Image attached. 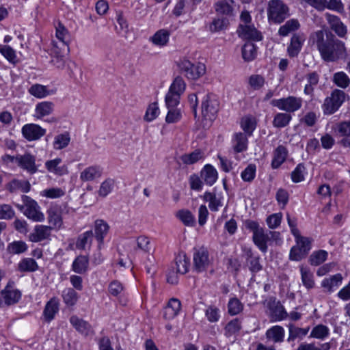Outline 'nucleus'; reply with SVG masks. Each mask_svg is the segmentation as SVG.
I'll return each instance as SVG.
<instances>
[{
	"instance_id": "1",
	"label": "nucleus",
	"mask_w": 350,
	"mask_h": 350,
	"mask_svg": "<svg viewBox=\"0 0 350 350\" xmlns=\"http://www.w3.org/2000/svg\"><path fill=\"white\" fill-rule=\"evenodd\" d=\"M310 41L325 62H334L347 56L345 43L327 30H318L312 33Z\"/></svg>"
},
{
	"instance_id": "2",
	"label": "nucleus",
	"mask_w": 350,
	"mask_h": 350,
	"mask_svg": "<svg viewBox=\"0 0 350 350\" xmlns=\"http://www.w3.org/2000/svg\"><path fill=\"white\" fill-rule=\"evenodd\" d=\"M56 40L52 41V51L57 55V67L64 66V61L61 57H64L69 51L70 34L65 26L60 22H58L55 26Z\"/></svg>"
},
{
	"instance_id": "3",
	"label": "nucleus",
	"mask_w": 350,
	"mask_h": 350,
	"mask_svg": "<svg viewBox=\"0 0 350 350\" xmlns=\"http://www.w3.org/2000/svg\"><path fill=\"white\" fill-rule=\"evenodd\" d=\"M245 226L253 232L252 239L255 245L262 252H266L267 251V243L270 241L268 230H265L260 227L258 222L252 220L245 221Z\"/></svg>"
},
{
	"instance_id": "4",
	"label": "nucleus",
	"mask_w": 350,
	"mask_h": 350,
	"mask_svg": "<svg viewBox=\"0 0 350 350\" xmlns=\"http://www.w3.org/2000/svg\"><path fill=\"white\" fill-rule=\"evenodd\" d=\"M22 200L24 205H18L17 207L23 212V214L29 219L36 222L44 220V215L40 211L38 204L30 197L23 196Z\"/></svg>"
},
{
	"instance_id": "5",
	"label": "nucleus",
	"mask_w": 350,
	"mask_h": 350,
	"mask_svg": "<svg viewBox=\"0 0 350 350\" xmlns=\"http://www.w3.org/2000/svg\"><path fill=\"white\" fill-rule=\"evenodd\" d=\"M219 102L214 94H207L203 98L201 105V113L203 120L212 122L219 111Z\"/></svg>"
},
{
	"instance_id": "6",
	"label": "nucleus",
	"mask_w": 350,
	"mask_h": 350,
	"mask_svg": "<svg viewBox=\"0 0 350 350\" xmlns=\"http://www.w3.org/2000/svg\"><path fill=\"white\" fill-rule=\"evenodd\" d=\"M294 237L296 245L291 248L289 258L292 260L299 261L304 258L311 250L312 240L310 238L301 236L300 234Z\"/></svg>"
},
{
	"instance_id": "7",
	"label": "nucleus",
	"mask_w": 350,
	"mask_h": 350,
	"mask_svg": "<svg viewBox=\"0 0 350 350\" xmlns=\"http://www.w3.org/2000/svg\"><path fill=\"white\" fill-rule=\"evenodd\" d=\"M269 19L280 23L288 16V8L281 0H272L269 3Z\"/></svg>"
},
{
	"instance_id": "8",
	"label": "nucleus",
	"mask_w": 350,
	"mask_h": 350,
	"mask_svg": "<svg viewBox=\"0 0 350 350\" xmlns=\"http://www.w3.org/2000/svg\"><path fill=\"white\" fill-rule=\"evenodd\" d=\"M345 100V93L340 90H334L330 96L325 99L323 109L325 114L334 113L342 105Z\"/></svg>"
},
{
	"instance_id": "9",
	"label": "nucleus",
	"mask_w": 350,
	"mask_h": 350,
	"mask_svg": "<svg viewBox=\"0 0 350 350\" xmlns=\"http://www.w3.org/2000/svg\"><path fill=\"white\" fill-rule=\"evenodd\" d=\"M271 105L287 113H293L301 107L302 99L299 97L289 96L286 98L273 99L271 101Z\"/></svg>"
},
{
	"instance_id": "10",
	"label": "nucleus",
	"mask_w": 350,
	"mask_h": 350,
	"mask_svg": "<svg viewBox=\"0 0 350 350\" xmlns=\"http://www.w3.org/2000/svg\"><path fill=\"white\" fill-rule=\"evenodd\" d=\"M179 67L185 76L192 80L199 79L206 72L204 64L201 63L194 64L187 59L182 60L179 64Z\"/></svg>"
},
{
	"instance_id": "11",
	"label": "nucleus",
	"mask_w": 350,
	"mask_h": 350,
	"mask_svg": "<svg viewBox=\"0 0 350 350\" xmlns=\"http://www.w3.org/2000/svg\"><path fill=\"white\" fill-rule=\"evenodd\" d=\"M193 261V269L196 271L202 272L205 271L212 262V258L209 256L207 248L204 247L195 248Z\"/></svg>"
},
{
	"instance_id": "12",
	"label": "nucleus",
	"mask_w": 350,
	"mask_h": 350,
	"mask_svg": "<svg viewBox=\"0 0 350 350\" xmlns=\"http://www.w3.org/2000/svg\"><path fill=\"white\" fill-rule=\"evenodd\" d=\"M14 282L10 281L5 288L1 291V296L4 304L10 306L16 304L21 297V293L14 288Z\"/></svg>"
},
{
	"instance_id": "13",
	"label": "nucleus",
	"mask_w": 350,
	"mask_h": 350,
	"mask_svg": "<svg viewBox=\"0 0 350 350\" xmlns=\"http://www.w3.org/2000/svg\"><path fill=\"white\" fill-rule=\"evenodd\" d=\"M23 136L28 141L40 139L46 134V129L36 124H25L21 129Z\"/></svg>"
},
{
	"instance_id": "14",
	"label": "nucleus",
	"mask_w": 350,
	"mask_h": 350,
	"mask_svg": "<svg viewBox=\"0 0 350 350\" xmlns=\"http://www.w3.org/2000/svg\"><path fill=\"white\" fill-rule=\"evenodd\" d=\"M16 163L18 167L30 174H33L38 171V167L36 165V158L29 153L17 155Z\"/></svg>"
},
{
	"instance_id": "15",
	"label": "nucleus",
	"mask_w": 350,
	"mask_h": 350,
	"mask_svg": "<svg viewBox=\"0 0 350 350\" xmlns=\"http://www.w3.org/2000/svg\"><path fill=\"white\" fill-rule=\"evenodd\" d=\"M51 228L44 225H37L29 234V239L31 242H40L50 237Z\"/></svg>"
},
{
	"instance_id": "16",
	"label": "nucleus",
	"mask_w": 350,
	"mask_h": 350,
	"mask_svg": "<svg viewBox=\"0 0 350 350\" xmlns=\"http://www.w3.org/2000/svg\"><path fill=\"white\" fill-rule=\"evenodd\" d=\"M103 168L98 165H90L85 167L80 173V179L83 182L93 181L101 177Z\"/></svg>"
},
{
	"instance_id": "17",
	"label": "nucleus",
	"mask_w": 350,
	"mask_h": 350,
	"mask_svg": "<svg viewBox=\"0 0 350 350\" xmlns=\"http://www.w3.org/2000/svg\"><path fill=\"white\" fill-rule=\"evenodd\" d=\"M48 222L51 229L58 230L63 226L62 211L57 206L51 207L48 211Z\"/></svg>"
},
{
	"instance_id": "18",
	"label": "nucleus",
	"mask_w": 350,
	"mask_h": 350,
	"mask_svg": "<svg viewBox=\"0 0 350 350\" xmlns=\"http://www.w3.org/2000/svg\"><path fill=\"white\" fill-rule=\"evenodd\" d=\"M238 33L239 36L246 40L259 41L262 39L261 33L252 25H240Z\"/></svg>"
},
{
	"instance_id": "19",
	"label": "nucleus",
	"mask_w": 350,
	"mask_h": 350,
	"mask_svg": "<svg viewBox=\"0 0 350 350\" xmlns=\"http://www.w3.org/2000/svg\"><path fill=\"white\" fill-rule=\"evenodd\" d=\"M55 105L51 101H42L36 104L33 117L36 119H42L53 113Z\"/></svg>"
},
{
	"instance_id": "20",
	"label": "nucleus",
	"mask_w": 350,
	"mask_h": 350,
	"mask_svg": "<svg viewBox=\"0 0 350 350\" xmlns=\"http://www.w3.org/2000/svg\"><path fill=\"white\" fill-rule=\"evenodd\" d=\"M326 19L330 28L340 38L345 37L347 33L346 26L342 23L340 18L329 14H325Z\"/></svg>"
},
{
	"instance_id": "21",
	"label": "nucleus",
	"mask_w": 350,
	"mask_h": 350,
	"mask_svg": "<svg viewBox=\"0 0 350 350\" xmlns=\"http://www.w3.org/2000/svg\"><path fill=\"white\" fill-rule=\"evenodd\" d=\"M181 308V303L176 298H172L164 308L163 317L165 319L171 320L176 317Z\"/></svg>"
},
{
	"instance_id": "22",
	"label": "nucleus",
	"mask_w": 350,
	"mask_h": 350,
	"mask_svg": "<svg viewBox=\"0 0 350 350\" xmlns=\"http://www.w3.org/2000/svg\"><path fill=\"white\" fill-rule=\"evenodd\" d=\"M202 198L205 202H208V207L211 211H217L219 207L222 206V196L220 193L206 191Z\"/></svg>"
},
{
	"instance_id": "23",
	"label": "nucleus",
	"mask_w": 350,
	"mask_h": 350,
	"mask_svg": "<svg viewBox=\"0 0 350 350\" xmlns=\"http://www.w3.org/2000/svg\"><path fill=\"white\" fill-rule=\"evenodd\" d=\"M270 318L271 321H280L288 317L284 306L280 303H273L269 307Z\"/></svg>"
},
{
	"instance_id": "24",
	"label": "nucleus",
	"mask_w": 350,
	"mask_h": 350,
	"mask_svg": "<svg viewBox=\"0 0 350 350\" xmlns=\"http://www.w3.org/2000/svg\"><path fill=\"white\" fill-rule=\"evenodd\" d=\"M170 36V33L168 30L165 29H159L150 38V41L156 46H164L168 43Z\"/></svg>"
},
{
	"instance_id": "25",
	"label": "nucleus",
	"mask_w": 350,
	"mask_h": 350,
	"mask_svg": "<svg viewBox=\"0 0 350 350\" xmlns=\"http://www.w3.org/2000/svg\"><path fill=\"white\" fill-rule=\"evenodd\" d=\"M299 269L303 285L308 290L313 288L315 286L313 273L308 267L304 265H301Z\"/></svg>"
},
{
	"instance_id": "26",
	"label": "nucleus",
	"mask_w": 350,
	"mask_h": 350,
	"mask_svg": "<svg viewBox=\"0 0 350 350\" xmlns=\"http://www.w3.org/2000/svg\"><path fill=\"white\" fill-rule=\"evenodd\" d=\"M70 322L79 332L83 335L87 336L92 332L91 325L87 321L76 316L71 317Z\"/></svg>"
},
{
	"instance_id": "27",
	"label": "nucleus",
	"mask_w": 350,
	"mask_h": 350,
	"mask_svg": "<svg viewBox=\"0 0 350 350\" xmlns=\"http://www.w3.org/2000/svg\"><path fill=\"white\" fill-rule=\"evenodd\" d=\"M109 226L106 221L103 219H97L95 221L94 232L95 237L99 244L103 243L104 237L109 231Z\"/></svg>"
},
{
	"instance_id": "28",
	"label": "nucleus",
	"mask_w": 350,
	"mask_h": 350,
	"mask_svg": "<svg viewBox=\"0 0 350 350\" xmlns=\"http://www.w3.org/2000/svg\"><path fill=\"white\" fill-rule=\"evenodd\" d=\"M288 151L284 146H278L273 153V159L271 162V166L273 169L278 168L286 160Z\"/></svg>"
},
{
	"instance_id": "29",
	"label": "nucleus",
	"mask_w": 350,
	"mask_h": 350,
	"mask_svg": "<svg viewBox=\"0 0 350 350\" xmlns=\"http://www.w3.org/2000/svg\"><path fill=\"white\" fill-rule=\"evenodd\" d=\"M61 163L62 159L60 158H56L53 160L47 161L45 163V166L49 172L59 176H62L63 174H67L68 171L66 166H59Z\"/></svg>"
},
{
	"instance_id": "30",
	"label": "nucleus",
	"mask_w": 350,
	"mask_h": 350,
	"mask_svg": "<svg viewBox=\"0 0 350 350\" xmlns=\"http://www.w3.org/2000/svg\"><path fill=\"white\" fill-rule=\"evenodd\" d=\"M247 135L243 133H236L233 137V148L236 152L245 151L247 148Z\"/></svg>"
},
{
	"instance_id": "31",
	"label": "nucleus",
	"mask_w": 350,
	"mask_h": 350,
	"mask_svg": "<svg viewBox=\"0 0 350 350\" xmlns=\"http://www.w3.org/2000/svg\"><path fill=\"white\" fill-rule=\"evenodd\" d=\"M266 337L274 342H281L284 340V329L280 325L273 326L266 332Z\"/></svg>"
},
{
	"instance_id": "32",
	"label": "nucleus",
	"mask_w": 350,
	"mask_h": 350,
	"mask_svg": "<svg viewBox=\"0 0 350 350\" xmlns=\"http://www.w3.org/2000/svg\"><path fill=\"white\" fill-rule=\"evenodd\" d=\"M234 5L233 0H217L215 4V8L219 14L231 15L233 12Z\"/></svg>"
},
{
	"instance_id": "33",
	"label": "nucleus",
	"mask_w": 350,
	"mask_h": 350,
	"mask_svg": "<svg viewBox=\"0 0 350 350\" xmlns=\"http://www.w3.org/2000/svg\"><path fill=\"white\" fill-rule=\"evenodd\" d=\"M304 40L298 35H293L291 40V43L288 46L287 51L290 57H296L300 52Z\"/></svg>"
},
{
	"instance_id": "34",
	"label": "nucleus",
	"mask_w": 350,
	"mask_h": 350,
	"mask_svg": "<svg viewBox=\"0 0 350 350\" xmlns=\"http://www.w3.org/2000/svg\"><path fill=\"white\" fill-rule=\"evenodd\" d=\"M89 260L86 256H79L72 262V270L79 274H83L88 271Z\"/></svg>"
},
{
	"instance_id": "35",
	"label": "nucleus",
	"mask_w": 350,
	"mask_h": 350,
	"mask_svg": "<svg viewBox=\"0 0 350 350\" xmlns=\"http://www.w3.org/2000/svg\"><path fill=\"white\" fill-rule=\"evenodd\" d=\"M59 310V301L55 297L51 299L46 304L44 314L47 321H51Z\"/></svg>"
},
{
	"instance_id": "36",
	"label": "nucleus",
	"mask_w": 350,
	"mask_h": 350,
	"mask_svg": "<svg viewBox=\"0 0 350 350\" xmlns=\"http://www.w3.org/2000/svg\"><path fill=\"white\" fill-rule=\"evenodd\" d=\"M30 184L26 180H13L6 185V189L11 193L16 191H21L23 193H27L30 190Z\"/></svg>"
},
{
	"instance_id": "37",
	"label": "nucleus",
	"mask_w": 350,
	"mask_h": 350,
	"mask_svg": "<svg viewBox=\"0 0 350 350\" xmlns=\"http://www.w3.org/2000/svg\"><path fill=\"white\" fill-rule=\"evenodd\" d=\"M337 131L341 136L347 138L342 139L341 142L344 146L350 147V121H344L337 124Z\"/></svg>"
},
{
	"instance_id": "38",
	"label": "nucleus",
	"mask_w": 350,
	"mask_h": 350,
	"mask_svg": "<svg viewBox=\"0 0 350 350\" xmlns=\"http://www.w3.org/2000/svg\"><path fill=\"white\" fill-rule=\"evenodd\" d=\"M204 182L209 185H213L217 179V172L211 165H206L201 172Z\"/></svg>"
},
{
	"instance_id": "39",
	"label": "nucleus",
	"mask_w": 350,
	"mask_h": 350,
	"mask_svg": "<svg viewBox=\"0 0 350 350\" xmlns=\"http://www.w3.org/2000/svg\"><path fill=\"white\" fill-rule=\"evenodd\" d=\"M176 273L185 274L188 271L189 259L185 253L178 254L175 258Z\"/></svg>"
},
{
	"instance_id": "40",
	"label": "nucleus",
	"mask_w": 350,
	"mask_h": 350,
	"mask_svg": "<svg viewBox=\"0 0 350 350\" xmlns=\"http://www.w3.org/2000/svg\"><path fill=\"white\" fill-rule=\"evenodd\" d=\"M307 83L304 88V94L312 96L314 87L318 84L319 77L316 72H310L306 76Z\"/></svg>"
},
{
	"instance_id": "41",
	"label": "nucleus",
	"mask_w": 350,
	"mask_h": 350,
	"mask_svg": "<svg viewBox=\"0 0 350 350\" xmlns=\"http://www.w3.org/2000/svg\"><path fill=\"white\" fill-rule=\"evenodd\" d=\"M29 93L37 98H43L53 92L50 91L46 86L40 84L32 85L29 89Z\"/></svg>"
},
{
	"instance_id": "42",
	"label": "nucleus",
	"mask_w": 350,
	"mask_h": 350,
	"mask_svg": "<svg viewBox=\"0 0 350 350\" xmlns=\"http://www.w3.org/2000/svg\"><path fill=\"white\" fill-rule=\"evenodd\" d=\"M342 277L340 273L336 274L329 278H325L321 283L323 288H327V291L331 293L334 291L341 283Z\"/></svg>"
},
{
	"instance_id": "43",
	"label": "nucleus",
	"mask_w": 350,
	"mask_h": 350,
	"mask_svg": "<svg viewBox=\"0 0 350 350\" xmlns=\"http://www.w3.org/2000/svg\"><path fill=\"white\" fill-rule=\"evenodd\" d=\"M38 269L36 260L31 258L22 259L18 265V270L21 272H33Z\"/></svg>"
},
{
	"instance_id": "44",
	"label": "nucleus",
	"mask_w": 350,
	"mask_h": 350,
	"mask_svg": "<svg viewBox=\"0 0 350 350\" xmlns=\"http://www.w3.org/2000/svg\"><path fill=\"white\" fill-rule=\"evenodd\" d=\"M70 142V137L68 133L57 135L54 137L53 146L55 150H62L67 147Z\"/></svg>"
},
{
	"instance_id": "45",
	"label": "nucleus",
	"mask_w": 350,
	"mask_h": 350,
	"mask_svg": "<svg viewBox=\"0 0 350 350\" xmlns=\"http://www.w3.org/2000/svg\"><path fill=\"white\" fill-rule=\"evenodd\" d=\"M256 47L252 42H246L242 48V57L246 62L253 60L256 56Z\"/></svg>"
},
{
	"instance_id": "46",
	"label": "nucleus",
	"mask_w": 350,
	"mask_h": 350,
	"mask_svg": "<svg viewBox=\"0 0 350 350\" xmlns=\"http://www.w3.org/2000/svg\"><path fill=\"white\" fill-rule=\"evenodd\" d=\"M176 216L185 226H193L196 224V218L189 210H180Z\"/></svg>"
},
{
	"instance_id": "47",
	"label": "nucleus",
	"mask_w": 350,
	"mask_h": 350,
	"mask_svg": "<svg viewBox=\"0 0 350 350\" xmlns=\"http://www.w3.org/2000/svg\"><path fill=\"white\" fill-rule=\"evenodd\" d=\"M93 232L92 230H88L81 234L76 243V246L78 249L84 250L86 246H90L92 241Z\"/></svg>"
},
{
	"instance_id": "48",
	"label": "nucleus",
	"mask_w": 350,
	"mask_h": 350,
	"mask_svg": "<svg viewBox=\"0 0 350 350\" xmlns=\"http://www.w3.org/2000/svg\"><path fill=\"white\" fill-rule=\"evenodd\" d=\"M292 116L287 113H277L273 120V125L277 128H282L288 124Z\"/></svg>"
},
{
	"instance_id": "49",
	"label": "nucleus",
	"mask_w": 350,
	"mask_h": 350,
	"mask_svg": "<svg viewBox=\"0 0 350 350\" xmlns=\"http://www.w3.org/2000/svg\"><path fill=\"white\" fill-rule=\"evenodd\" d=\"M299 27V23L297 20L291 19L280 27L278 33L280 36H286L291 31L297 29Z\"/></svg>"
},
{
	"instance_id": "50",
	"label": "nucleus",
	"mask_w": 350,
	"mask_h": 350,
	"mask_svg": "<svg viewBox=\"0 0 350 350\" xmlns=\"http://www.w3.org/2000/svg\"><path fill=\"white\" fill-rule=\"evenodd\" d=\"M228 20L226 18H215L209 25V30L211 32L223 31L228 27Z\"/></svg>"
},
{
	"instance_id": "51",
	"label": "nucleus",
	"mask_w": 350,
	"mask_h": 350,
	"mask_svg": "<svg viewBox=\"0 0 350 350\" xmlns=\"http://www.w3.org/2000/svg\"><path fill=\"white\" fill-rule=\"evenodd\" d=\"M203 157V153L200 150H196L190 154H185L181 156L180 159L183 163L186 165H191Z\"/></svg>"
},
{
	"instance_id": "52",
	"label": "nucleus",
	"mask_w": 350,
	"mask_h": 350,
	"mask_svg": "<svg viewBox=\"0 0 350 350\" xmlns=\"http://www.w3.org/2000/svg\"><path fill=\"white\" fill-rule=\"evenodd\" d=\"M64 301L68 306H74L77 299V293L72 288H66L62 293Z\"/></svg>"
},
{
	"instance_id": "53",
	"label": "nucleus",
	"mask_w": 350,
	"mask_h": 350,
	"mask_svg": "<svg viewBox=\"0 0 350 350\" xmlns=\"http://www.w3.org/2000/svg\"><path fill=\"white\" fill-rule=\"evenodd\" d=\"M115 185V181L112 178H107L100 185L98 191V196L105 198L111 192Z\"/></svg>"
},
{
	"instance_id": "54",
	"label": "nucleus",
	"mask_w": 350,
	"mask_h": 350,
	"mask_svg": "<svg viewBox=\"0 0 350 350\" xmlns=\"http://www.w3.org/2000/svg\"><path fill=\"white\" fill-rule=\"evenodd\" d=\"M327 257V252L325 250H319L313 252L310 258L309 262L311 265L318 266L325 262Z\"/></svg>"
},
{
	"instance_id": "55",
	"label": "nucleus",
	"mask_w": 350,
	"mask_h": 350,
	"mask_svg": "<svg viewBox=\"0 0 350 350\" xmlns=\"http://www.w3.org/2000/svg\"><path fill=\"white\" fill-rule=\"evenodd\" d=\"M186 88V83L181 77H177L171 84L169 91L181 95Z\"/></svg>"
},
{
	"instance_id": "56",
	"label": "nucleus",
	"mask_w": 350,
	"mask_h": 350,
	"mask_svg": "<svg viewBox=\"0 0 350 350\" xmlns=\"http://www.w3.org/2000/svg\"><path fill=\"white\" fill-rule=\"evenodd\" d=\"M0 52L8 61L12 64H16L18 59L15 51L8 45L0 46Z\"/></svg>"
},
{
	"instance_id": "57",
	"label": "nucleus",
	"mask_w": 350,
	"mask_h": 350,
	"mask_svg": "<svg viewBox=\"0 0 350 350\" xmlns=\"http://www.w3.org/2000/svg\"><path fill=\"white\" fill-rule=\"evenodd\" d=\"M241 127L244 131V133L251 135L256 128L255 120L251 117H244L241 120Z\"/></svg>"
},
{
	"instance_id": "58",
	"label": "nucleus",
	"mask_w": 350,
	"mask_h": 350,
	"mask_svg": "<svg viewBox=\"0 0 350 350\" xmlns=\"http://www.w3.org/2000/svg\"><path fill=\"white\" fill-rule=\"evenodd\" d=\"M329 331L327 326L320 324L314 327L310 333V336L317 339H324L329 335Z\"/></svg>"
},
{
	"instance_id": "59",
	"label": "nucleus",
	"mask_w": 350,
	"mask_h": 350,
	"mask_svg": "<svg viewBox=\"0 0 350 350\" xmlns=\"http://www.w3.org/2000/svg\"><path fill=\"white\" fill-rule=\"evenodd\" d=\"M333 81L336 85L346 88L349 85L350 79L344 72H338L334 75Z\"/></svg>"
},
{
	"instance_id": "60",
	"label": "nucleus",
	"mask_w": 350,
	"mask_h": 350,
	"mask_svg": "<svg viewBox=\"0 0 350 350\" xmlns=\"http://www.w3.org/2000/svg\"><path fill=\"white\" fill-rule=\"evenodd\" d=\"M27 250V244L22 241H14L8 246V250L10 253L18 254L25 252Z\"/></svg>"
},
{
	"instance_id": "61",
	"label": "nucleus",
	"mask_w": 350,
	"mask_h": 350,
	"mask_svg": "<svg viewBox=\"0 0 350 350\" xmlns=\"http://www.w3.org/2000/svg\"><path fill=\"white\" fill-rule=\"evenodd\" d=\"M241 328V323L240 321L235 319L227 323V325L225 327V335L226 336H230L237 332H239V330Z\"/></svg>"
},
{
	"instance_id": "62",
	"label": "nucleus",
	"mask_w": 350,
	"mask_h": 350,
	"mask_svg": "<svg viewBox=\"0 0 350 350\" xmlns=\"http://www.w3.org/2000/svg\"><path fill=\"white\" fill-rule=\"evenodd\" d=\"M159 113V109L157 106V104L154 103L150 104L144 116V120L147 122H151L154 120Z\"/></svg>"
},
{
	"instance_id": "63",
	"label": "nucleus",
	"mask_w": 350,
	"mask_h": 350,
	"mask_svg": "<svg viewBox=\"0 0 350 350\" xmlns=\"http://www.w3.org/2000/svg\"><path fill=\"white\" fill-rule=\"evenodd\" d=\"M14 214V211L10 204H0V219H11Z\"/></svg>"
},
{
	"instance_id": "64",
	"label": "nucleus",
	"mask_w": 350,
	"mask_h": 350,
	"mask_svg": "<svg viewBox=\"0 0 350 350\" xmlns=\"http://www.w3.org/2000/svg\"><path fill=\"white\" fill-rule=\"evenodd\" d=\"M329 349V345L328 343L323 344L321 347H319L314 343L302 342L299 345L297 350H328Z\"/></svg>"
}]
</instances>
